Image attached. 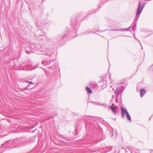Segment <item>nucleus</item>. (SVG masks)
Segmentation results:
<instances>
[{"label": "nucleus", "instance_id": "20", "mask_svg": "<svg viewBox=\"0 0 153 153\" xmlns=\"http://www.w3.org/2000/svg\"><path fill=\"white\" fill-rule=\"evenodd\" d=\"M102 131H100L99 133V137H101L102 136Z\"/></svg>", "mask_w": 153, "mask_h": 153}, {"label": "nucleus", "instance_id": "11", "mask_svg": "<svg viewBox=\"0 0 153 153\" xmlns=\"http://www.w3.org/2000/svg\"><path fill=\"white\" fill-rule=\"evenodd\" d=\"M51 62L50 61H48V60H44L42 61V63L45 65H46L50 64Z\"/></svg>", "mask_w": 153, "mask_h": 153}, {"label": "nucleus", "instance_id": "1", "mask_svg": "<svg viewBox=\"0 0 153 153\" xmlns=\"http://www.w3.org/2000/svg\"><path fill=\"white\" fill-rule=\"evenodd\" d=\"M19 143L21 145L26 144H27L26 141L23 139L17 138L13 140H9L6 141L4 144H2L1 147H5L6 148H12L16 147L18 146H16L15 144Z\"/></svg>", "mask_w": 153, "mask_h": 153}, {"label": "nucleus", "instance_id": "6", "mask_svg": "<svg viewBox=\"0 0 153 153\" xmlns=\"http://www.w3.org/2000/svg\"><path fill=\"white\" fill-rule=\"evenodd\" d=\"M121 116L123 118H125V115L126 114H127L128 112L127 111L126 109L125 108H124L123 107H121Z\"/></svg>", "mask_w": 153, "mask_h": 153}, {"label": "nucleus", "instance_id": "27", "mask_svg": "<svg viewBox=\"0 0 153 153\" xmlns=\"http://www.w3.org/2000/svg\"><path fill=\"white\" fill-rule=\"evenodd\" d=\"M27 128V127H26V128H25V131H26V129Z\"/></svg>", "mask_w": 153, "mask_h": 153}, {"label": "nucleus", "instance_id": "9", "mask_svg": "<svg viewBox=\"0 0 153 153\" xmlns=\"http://www.w3.org/2000/svg\"><path fill=\"white\" fill-rule=\"evenodd\" d=\"M112 149L113 147L112 146H109V147H107L106 148H105L104 149L102 148L103 150H105V151H106V149H108V152H109V153H115V148L114 149V151L112 152H110Z\"/></svg>", "mask_w": 153, "mask_h": 153}, {"label": "nucleus", "instance_id": "30", "mask_svg": "<svg viewBox=\"0 0 153 153\" xmlns=\"http://www.w3.org/2000/svg\"><path fill=\"white\" fill-rule=\"evenodd\" d=\"M150 120V118L149 119V120Z\"/></svg>", "mask_w": 153, "mask_h": 153}, {"label": "nucleus", "instance_id": "29", "mask_svg": "<svg viewBox=\"0 0 153 153\" xmlns=\"http://www.w3.org/2000/svg\"><path fill=\"white\" fill-rule=\"evenodd\" d=\"M75 130L76 131V128H75Z\"/></svg>", "mask_w": 153, "mask_h": 153}, {"label": "nucleus", "instance_id": "14", "mask_svg": "<svg viewBox=\"0 0 153 153\" xmlns=\"http://www.w3.org/2000/svg\"><path fill=\"white\" fill-rule=\"evenodd\" d=\"M85 89L88 91V92L89 94H91L92 92V91L91 88H90L88 87H86Z\"/></svg>", "mask_w": 153, "mask_h": 153}, {"label": "nucleus", "instance_id": "13", "mask_svg": "<svg viewBox=\"0 0 153 153\" xmlns=\"http://www.w3.org/2000/svg\"><path fill=\"white\" fill-rule=\"evenodd\" d=\"M131 26L129 27L127 29H120L117 30H112L113 31H129V29L131 27Z\"/></svg>", "mask_w": 153, "mask_h": 153}, {"label": "nucleus", "instance_id": "18", "mask_svg": "<svg viewBox=\"0 0 153 153\" xmlns=\"http://www.w3.org/2000/svg\"><path fill=\"white\" fill-rule=\"evenodd\" d=\"M98 10H91V11H90L89 12V14H92V13H95L96 12H97V11Z\"/></svg>", "mask_w": 153, "mask_h": 153}, {"label": "nucleus", "instance_id": "21", "mask_svg": "<svg viewBox=\"0 0 153 153\" xmlns=\"http://www.w3.org/2000/svg\"><path fill=\"white\" fill-rule=\"evenodd\" d=\"M25 82H27V83H29V84H34V83L32 82H30V81H25Z\"/></svg>", "mask_w": 153, "mask_h": 153}, {"label": "nucleus", "instance_id": "2", "mask_svg": "<svg viewBox=\"0 0 153 153\" xmlns=\"http://www.w3.org/2000/svg\"><path fill=\"white\" fill-rule=\"evenodd\" d=\"M68 31H65L58 34L53 40L54 43L58 44L59 45H63L68 37Z\"/></svg>", "mask_w": 153, "mask_h": 153}, {"label": "nucleus", "instance_id": "19", "mask_svg": "<svg viewBox=\"0 0 153 153\" xmlns=\"http://www.w3.org/2000/svg\"><path fill=\"white\" fill-rule=\"evenodd\" d=\"M85 33L87 34H89L91 33H94L92 31H89L86 32Z\"/></svg>", "mask_w": 153, "mask_h": 153}, {"label": "nucleus", "instance_id": "7", "mask_svg": "<svg viewBox=\"0 0 153 153\" xmlns=\"http://www.w3.org/2000/svg\"><path fill=\"white\" fill-rule=\"evenodd\" d=\"M32 65V64L31 62H27V63L26 62H25V63H23L22 65V66H23L24 69H26L28 68V67L27 66L29 67H30Z\"/></svg>", "mask_w": 153, "mask_h": 153}, {"label": "nucleus", "instance_id": "4", "mask_svg": "<svg viewBox=\"0 0 153 153\" xmlns=\"http://www.w3.org/2000/svg\"><path fill=\"white\" fill-rule=\"evenodd\" d=\"M70 25L74 30L76 31L79 27V24L76 18H73L71 20Z\"/></svg>", "mask_w": 153, "mask_h": 153}, {"label": "nucleus", "instance_id": "8", "mask_svg": "<svg viewBox=\"0 0 153 153\" xmlns=\"http://www.w3.org/2000/svg\"><path fill=\"white\" fill-rule=\"evenodd\" d=\"M90 86L92 88L95 89H97L98 87L97 83L94 82H91Z\"/></svg>", "mask_w": 153, "mask_h": 153}, {"label": "nucleus", "instance_id": "16", "mask_svg": "<svg viewBox=\"0 0 153 153\" xmlns=\"http://www.w3.org/2000/svg\"><path fill=\"white\" fill-rule=\"evenodd\" d=\"M126 116L127 120L129 121H131V116L128 113L127 114H126Z\"/></svg>", "mask_w": 153, "mask_h": 153}, {"label": "nucleus", "instance_id": "17", "mask_svg": "<svg viewBox=\"0 0 153 153\" xmlns=\"http://www.w3.org/2000/svg\"><path fill=\"white\" fill-rule=\"evenodd\" d=\"M109 130L111 131V132L109 133V134H111V137H112L114 136V134H113L114 131L112 128H111V129H110Z\"/></svg>", "mask_w": 153, "mask_h": 153}, {"label": "nucleus", "instance_id": "23", "mask_svg": "<svg viewBox=\"0 0 153 153\" xmlns=\"http://www.w3.org/2000/svg\"><path fill=\"white\" fill-rule=\"evenodd\" d=\"M28 153H33V152L31 151V152H29Z\"/></svg>", "mask_w": 153, "mask_h": 153}, {"label": "nucleus", "instance_id": "10", "mask_svg": "<svg viewBox=\"0 0 153 153\" xmlns=\"http://www.w3.org/2000/svg\"><path fill=\"white\" fill-rule=\"evenodd\" d=\"M140 95L141 97H143L146 93V90L143 88H141L140 91Z\"/></svg>", "mask_w": 153, "mask_h": 153}, {"label": "nucleus", "instance_id": "3", "mask_svg": "<svg viewBox=\"0 0 153 153\" xmlns=\"http://www.w3.org/2000/svg\"><path fill=\"white\" fill-rule=\"evenodd\" d=\"M145 5V3L141 2L139 1V2L138 7L137 10L136 15L134 21V25L132 27V29L133 30H134L135 28V27L136 25L137 22L139 17V15L141 14Z\"/></svg>", "mask_w": 153, "mask_h": 153}, {"label": "nucleus", "instance_id": "12", "mask_svg": "<svg viewBox=\"0 0 153 153\" xmlns=\"http://www.w3.org/2000/svg\"><path fill=\"white\" fill-rule=\"evenodd\" d=\"M110 108H111L113 112L115 114H117V110L115 108H114L113 106H109Z\"/></svg>", "mask_w": 153, "mask_h": 153}, {"label": "nucleus", "instance_id": "25", "mask_svg": "<svg viewBox=\"0 0 153 153\" xmlns=\"http://www.w3.org/2000/svg\"><path fill=\"white\" fill-rule=\"evenodd\" d=\"M112 90H114V88H112Z\"/></svg>", "mask_w": 153, "mask_h": 153}, {"label": "nucleus", "instance_id": "15", "mask_svg": "<svg viewBox=\"0 0 153 153\" xmlns=\"http://www.w3.org/2000/svg\"><path fill=\"white\" fill-rule=\"evenodd\" d=\"M120 91V90L119 88V87H117L116 90L115 91L114 93L116 94H119V92Z\"/></svg>", "mask_w": 153, "mask_h": 153}, {"label": "nucleus", "instance_id": "28", "mask_svg": "<svg viewBox=\"0 0 153 153\" xmlns=\"http://www.w3.org/2000/svg\"><path fill=\"white\" fill-rule=\"evenodd\" d=\"M112 105H114V104H112Z\"/></svg>", "mask_w": 153, "mask_h": 153}, {"label": "nucleus", "instance_id": "5", "mask_svg": "<svg viewBox=\"0 0 153 153\" xmlns=\"http://www.w3.org/2000/svg\"><path fill=\"white\" fill-rule=\"evenodd\" d=\"M130 151L131 153H139V150L137 149L131 147H128L126 149L125 153H127Z\"/></svg>", "mask_w": 153, "mask_h": 153}, {"label": "nucleus", "instance_id": "26", "mask_svg": "<svg viewBox=\"0 0 153 153\" xmlns=\"http://www.w3.org/2000/svg\"><path fill=\"white\" fill-rule=\"evenodd\" d=\"M76 135H77V133H76V134H75Z\"/></svg>", "mask_w": 153, "mask_h": 153}, {"label": "nucleus", "instance_id": "22", "mask_svg": "<svg viewBox=\"0 0 153 153\" xmlns=\"http://www.w3.org/2000/svg\"><path fill=\"white\" fill-rule=\"evenodd\" d=\"M94 103L96 104H97L98 103V102H94Z\"/></svg>", "mask_w": 153, "mask_h": 153}, {"label": "nucleus", "instance_id": "24", "mask_svg": "<svg viewBox=\"0 0 153 153\" xmlns=\"http://www.w3.org/2000/svg\"><path fill=\"white\" fill-rule=\"evenodd\" d=\"M43 71H46V70H45V69H44V68H43Z\"/></svg>", "mask_w": 153, "mask_h": 153}]
</instances>
